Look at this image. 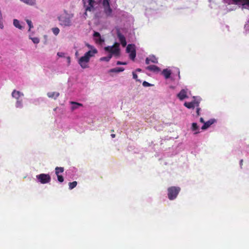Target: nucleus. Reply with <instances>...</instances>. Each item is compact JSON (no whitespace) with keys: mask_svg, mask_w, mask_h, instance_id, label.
<instances>
[{"mask_svg":"<svg viewBox=\"0 0 249 249\" xmlns=\"http://www.w3.org/2000/svg\"><path fill=\"white\" fill-rule=\"evenodd\" d=\"M97 53V51L96 49L92 50H89L85 53L84 55L81 57L78 61V64L83 69H86L89 67V63L90 58L94 56Z\"/></svg>","mask_w":249,"mask_h":249,"instance_id":"1","label":"nucleus"},{"mask_svg":"<svg viewBox=\"0 0 249 249\" xmlns=\"http://www.w3.org/2000/svg\"><path fill=\"white\" fill-rule=\"evenodd\" d=\"M101 0H88V4H87L85 0H82L86 11L85 14L86 15H87V11L91 12L94 11L95 6L100 4Z\"/></svg>","mask_w":249,"mask_h":249,"instance_id":"2","label":"nucleus"},{"mask_svg":"<svg viewBox=\"0 0 249 249\" xmlns=\"http://www.w3.org/2000/svg\"><path fill=\"white\" fill-rule=\"evenodd\" d=\"M120 44L115 42L112 46H107L105 48V51L109 52L110 54H114L115 56L118 57L120 55Z\"/></svg>","mask_w":249,"mask_h":249,"instance_id":"3","label":"nucleus"},{"mask_svg":"<svg viewBox=\"0 0 249 249\" xmlns=\"http://www.w3.org/2000/svg\"><path fill=\"white\" fill-rule=\"evenodd\" d=\"M167 191L168 197L170 200H172L176 198L180 191V188L179 187L172 186L169 187Z\"/></svg>","mask_w":249,"mask_h":249,"instance_id":"4","label":"nucleus"},{"mask_svg":"<svg viewBox=\"0 0 249 249\" xmlns=\"http://www.w3.org/2000/svg\"><path fill=\"white\" fill-rule=\"evenodd\" d=\"M60 24L63 26H70L71 25V18L68 15H61L58 17Z\"/></svg>","mask_w":249,"mask_h":249,"instance_id":"5","label":"nucleus"},{"mask_svg":"<svg viewBox=\"0 0 249 249\" xmlns=\"http://www.w3.org/2000/svg\"><path fill=\"white\" fill-rule=\"evenodd\" d=\"M126 52L129 53V58L132 60H134L136 56V51L134 44H128L126 49Z\"/></svg>","mask_w":249,"mask_h":249,"instance_id":"6","label":"nucleus"},{"mask_svg":"<svg viewBox=\"0 0 249 249\" xmlns=\"http://www.w3.org/2000/svg\"><path fill=\"white\" fill-rule=\"evenodd\" d=\"M38 181L41 184H46L51 181V177L49 174H40L36 176Z\"/></svg>","mask_w":249,"mask_h":249,"instance_id":"7","label":"nucleus"},{"mask_svg":"<svg viewBox=\"0 0 249 249\" xmlns=\"http://www.w3.org/2000/svg\"><path fill=\"white\" fill-rule=\"evenodd\" d=\"M117 36L118 38L119 39L123 47H124L126 45V39L124 36L122 35L119 30V29H117Z\"/></svg>","mask_w":249,"mask_h":249,"instance_id":"8","label":"nucleus"},{"mask_svg":"<svg viewBox=\"0 0 249 249\" xmlns=\"http://www.w3.org/2000/svg\"><path fill=\"white\" fill-rule=\"evenodd\" d=\"M177 97L178 99L182 101L185 98H188V96L187 94V91L184 89H182L180 90V91L177 94Z\"/></svg>","mask_w":249,"mask_h":249,"instance_id":"9","label":"nucleus"},{"mask_svg":"<svg viewBox=\"0 0 249 249\" xmlns=\"http://www.w3.org/2000/svg\"><path fill=\"white\" fill-rule=\"evenodd\" d=\"M216 120L214 119H211L206 122H205L203 125L202 126L201 129L205 130L209 128L212 124H213Z\"/></svg>","mask_w":249,"mask_h":249,"instance_id":"10","label":"nucleus"},{"mask_svg":"<svg viewBox=\"0 0 249 249\" xmlns=\"http://www.w3.org/2000/svg\"><path fill=\"white\" fill-rule=\"evenodd\" d=\"M12 96L18 100L21 99L20 98L23 96V94L19 91L14 90L12 93Z\"/></svg>","mask_w":249,"mask_h":249,"instance_id":"11","label":"nucleus"},{"mask_svg":"<svg viewBox=\"0 0 249 249\" xmlns=\"http://www.w3.org/2000/svg\"><path fill=\"white\" fill-rule=\"evenodd\" d=\"M146 69L151 71H153L155 72H159L160 71V68L156 65H150L146 67Z\"/></svg>","mask_w":249,"mask_h":249,"instance_id":"12","label":"nucleus"},{"mask_svg":"<svg viewBox=\"0 0 249 249\" xmlns=\"http://www.w3.org/2000/svg\"><path fill=\"white\" fill-rule=\"evenodd\" d=\"M104 12L107 17H110L112 16V10L110 6L104 8Z\"/></svg>","mask_w":249,"mask_h":249,"instance_id":"13","label":"nucleus"},{"mask_svg":"<svg viewBox=\"0 0 249 249\" xmlns=\"http://www.w3.org/2000/svg\"><path fill=\"white\" fill-rule=\"evenodd\" d=\"M60 94L58 92H49L47 93V96L49 98L56 99L59 96Z\"/></svg>","mask_w":249,"mask_h":249,"instance_id":"14","label":"nucleus"},{"mask_svg":"<svg viewBox=\"0 0 249 249\" xmlns=\"http://www.w3.org/2000/svg\"><path fill=\"white\" fill-rule=\"evenodd\" d=\"M162 74L166 79H168L170 77L171 74V71L170 70L167 69H164L162 71Z\"/></svg>","mask_w":249,"mask_h":249,"instance_id":"15","label":"nucleus"},{"mask_svg":"<svg viewBox=\"0 0 249 249\" xmlns=\"http://www.w3.org/2000/svg\"><path fill=\"white\" fill-rule=\"evenodd\" d=\"M71 104L73 105V106L71 107V110H74L77 108H78L80 107L83 106V105L81 103H77L75 102H71Z\"/></svg>","mask_w":249,"mask_h":249,"instance_id":"16","label":"nucleus"},{"mask_svg":"<svg viewBox=\"0 0 249 249\" xmlns=\"http://www.w3.org/2000/svg\"><path fill=\"white\" fill-rule=\"evenodd\" d=\"M191 129L193 131H195L194 133L195 134H196L199 133L198 130V126L197 125L196 123H193L192 124Z\"/></svg>","mask_w":249,"mask_h":249,"instance_id":"17","label":"nucleus"},{"mask_svg":"<svg viewBox=\"0 0 249 249\" xmlns=\"http://www.w3.org/2000/svg\"><path fill=\"white\" fill-rule=\"evenodd\" d=\"M124 68L122 67H116L113 69H111L109 70L110 72H120L124 71Z\"/></svg>","mask_w":249,"mask_h":249,"instance_id":"18","label":"nucleus"},{"mask_svg":"<svg viewBox=\"0 0 249 249\" xmlns=\"http://www.w3.org/2000/svg\"><path fill=\"white\" fill-rule=\"evenodd\" d=\"M21 1L25 3L26 4L33 6L35 5L36 3V0H20Z\"/></svg>","mask_w":249,"mask_h":249,"instance_id":"19","label":"nucleus"},{"mask_svg":"<svg viewBox=\"0 0 249 249\" xmlns=\"http://www.w3.org/2000/svg\"><path fill=\"white\" fill-rule=\"evenodd\" d=\"M64 171V168L61 167H56L55 169V172L56 175H59L60 173H63Z\"/></svg>","mask_w":249,"mask_h":249,"instance_id":"20","label":"nucleus"},{"mask_svg":"<svg viewBox=\"0 0 249 249\" xmlns=\"http://www.w3.org/2000/svg\"><path fill=\"white\" fill-rule=\"evenodd\" d=\"M13 24L16 27H17L19 29H22V26L20 25V24L19 23V21L18 19H14Z\"/></svg>","mask_w":249,"mask_h":249,"instance_id":"21","label":"nucleus"},{"mask_svg":"<svg viewBox=\"0 0 249 249\" xmlns=\"http://www.w3.org/2000/svg\"><path fill=\"white\" fill-rule=\"evenodd\" d=\"M112 58V54H109L108 56L106 57H102L100 58V60L101 61H107L108 62Z\"/></svg>","mask_w":249,"mask_h":249,"instance_id":"22","label":"nucleus"},{"mask_svg":"<svg viewBox=\"0 0 249 249\" xmlns=\"http://www.w3.org/2000/svg\"><path fill=\"white\" fill-rule=\"evenodd\" d=\"M148 58L149 59L150 61L152 63H158V59L154 55H150L149 57H148Z\"/></svg>","mask_w":249,"mask_h":249,"instance_id":"23","label":"nucleus"},{"mask_svg":"<svg viewBox=\"0 0 249 249\" xmlns=\"http://www.w3.org/2000/svg\"><path fill=\"white\" fill-rule=\"evenodd\" d=\"M184 106L188 108H194V106L193 105V102H185Z\"/></svg>","mask_w":249,"mask_h":249,"instance_id":"24","label":"nucleus"},{"mask_svg":"<svg viewBox=\"0 0 249 249\" xmlns=\"http://www.w3.org/2000/svg\"><path fill=\"white\" fill-rule=\"evenodd\" d=\"M235 3H237L238 2H242L244 4H249V0H232Z\"/></svg>","mask_w":249,"mask_h":249,"instance_id":"25","label":"nucleus"},{"mask_svg":"<svg viewBox=\"0 0 249 249\" xmlns=\"http://www.w3.org/2000/svg\"><path fill=\"white\" fill-rule=\"evenodd\" d=\"M77 184V182L76 181H74L72 182H70L69 184V189L71 190L75 188Z\"/></svg>","mask_w":249,"mask_h":249,"instance_id":"26","label":"nucleus"},{"mask_svg":"<svg viewBox=\"0 0 249 249\" xmlns=\"http://www.w3.org/2000/svg\"><path fill=\"white\" fill-rule=\"evenodd\" d=\"M16 106L17 107L20 108L22 107V100L20 99L17 101Z\"/></svg>","mask_w":249,"mask_h":249,"instance_id":"27","label":"nucleus"},{"mask_svg":"<svg viewBox=\"0 0 249 249\" xmlns=\"http://www.w3.org/2000/svg\"><path fill=\"white\" fill-rule=\"evenodd\" d=\"M102 4L104 8L110 6L109 0H103Z\"/></svg>","mask_w":249,"mask_h":249,"instance_id":"28","label":"nucleus"},{"mask_svg":"<svg viewBox=\"0 0 249 249\" xmlns=\"http://www.w3.org/2000/svg\"><path fill=\"white\" fill-rule=\"evenodd\" d=\"M52 31L55 35H57L59 34L60 30L57 27H55L52 29Z\"/></svg>","mask_w":249,"mask_h":249,"instance_id":"29","label":"nucleus"},{"mask_svg":"<svg viewBox=\"0 0 249 249\" xmlns=\"http://www.w3.org/2000/svg\"><path fill=\"white\" fill-rule=\"evenodd\" d=\"M26 21L29 27V31H30L31 29L33 28V25L32 24V21L29 19H26Z\"/></svg>","mask_w":249,"mask_h":249,"instance_id":"30","label":"nucleus"},{"mask_svg":"<svg viewBox=\"0 0 249 249\" xmlns=\"http://www.w3.org/2000/svg\"><path fill=\"white\" fill-rule=\"evenodd\" d=\"M193 105L194 106V107H199V103H200V102L199 101H196V100H194V101H193Z\"/></svg>","mask_w":249,"mask_h":249,"instance_id":"31","label":"nucleus"},{"mask_svg":"<svg viewBox=\"0 0 249 249\" xmlns=\"http://www.w3.org/2000/svg\"><path fill=\"white\" fill-rule=\"evenodd\" d=\"M57 176V179H58V181L60 182H63L64 181V178L61 175H56Z\"/></svg>","mask_w":249,"mask_h":249,"instance_id":"32","label":"nucleus"},{"mask_svg":"<svg viewBox=\"0 0 249 249\" xmlns=\"http://www.w3.org/2000/svg\"><path fill=\"white\" fill-rule=\"evenodd\" d=\"M33 42L35 44H37L39 42V39L37 37L31 38Z\"/></svg>","mask_w":249,"mask_h":249,"instance_id":"33","label":"nucleus"},{"mask_svg":"<svg viewBox=\"0 0 249 249\" xmlns=\"http://www.w3.org/2000/svg\"><path fill=\"white\" fill-rule=\"evenodd\" d=\"M133 78L135 79L136 81H139L138 78V76L137 74L135 72H132Z\"/></svg>","mask_w":249,"mask_h":249,"instance_id":"34","label":"nucleus"},{"mask_svg":"<svg viewBox=\"0 0 249 249\" xmlns=\"http://www.w3.org/2000/svg\"><path fill=\"white\" fill-rule=\"evenodd\" d=\"M142 85L144 87H149V86H151V85L150 84H149V83H148L146 81H144L142 83Z\"/></svg>","mask_w":249,"mask_h":249,"instance_id":"35","label":"nucleus"},{"mask_svg":"<svg viewBox=\"0 0 249 249\" xmlns=\"http://www.w3.org/2000/svg\"><path fill=\"white\" fill-rule=\"evenodd\" d=\"M200 110H201V108L200 107H197L196 108V112L197 116H200Z\"/></svg>","mask_w":249,"mask_h":249,"instance_id":"36","label":"nucleus"},{"mask_svg":"<svg viewBox=\"0 0 249 249\" xmlns=\"http://www.w3.org/2000/svg\"><path fill=\"white\" fill-rule=\"evenodd\" d=\"M126 64H127V63L125 62H121V61H119L117 62V65H125Z\"/></svg>","mask_w":249,"mask_h":249,"instance_id":"37","label":"nucleus"},{"mask_svg":"<svg viewBox=\"0 0 249 249\" xmlns=\"http://www.w3.org/2000/svg\"><path fill=\"white\" fill-rule=\"evenodd\" d=\"M4 28V25L3 24V19L0 20V28L1 29H3Z\"/></svg>","mask_w":249,"mask_h":249,"instance_id":"38","label":"nucleus"},{"mask_svg":"<svg viewBox=\"0 0 249 249\" xmlns=\"http://www.w3.org/2000/svg\"><path fill=\"white\" fill-rule=\"evenodd\" d=\"M94 37H100V34L98 32H94L93 34Z\"/></svg>","mask_w":249,"mask_h":249,"instance_id":"39","label":"nucleus"},{"mask_svg":"<svg viewBox=\"0 0 249 249\" xmlns=\"http://www.w3.org/2000/svg\"><path fill=\"white\" fill-rule=\"evenodd\" d=\"M150 61L149 60V59L148 58V57H147L145 59V63L148 65L150 63Z\"/></svg>","mask_w":249,"mask_h":249,"instance_id":"40","label":"nucleus"},{"mask_svg":"<svg viewBox=\"0 0 249 249\" xmlns=\"http://www.w3.org/2000/svg\"><path fill=\"white\" fill-rule=\"evenodd\" d=\"M57 55L60 57H62L63 56V53H58Z\"/></svg>","mask_w":249,"mask_h":249,"instance_id":"41","label":"nucleus"},{"mask_svg":"<svg viewBox=\"0 0 249 249\" xmlns=\"http://www.w3.org/2000/svg\"><path fill=\"white\" fill-rule=\"evenodd\" d=\"M200 122L201 123H204H204H205V122H204V121L203 118H202V117L200 118Z\"/></svg>","mask_w":249,"mask_h":249,"instance_id":"42","label":"nucleus"},{"mask_svg":"<svg viewBox=\"0 0 249 249\" xmlns=\"http://www.w3.org/2000/svg\"><path fill=\"white\" fill-rule=\"evenodd\" d=\"M243 160H241L240 161V165L241 167H242V166L243 165Z\"/></svg>","mask_w":249,"mask_h":249,"instance_id":"43","label":"nucleus"},{"mask_svg":"<svg viewBox=\"0 0 249 249\" xmlns=\"http://www.w3.org/2000/svg\"><path fill=\"white\" fill-rule=\"evenodd\" d=\"M136 71L138 72H141L142 71V69L140 68H138L136 70Z\"/></svg>","mask_w":249,"mask_h":249,"instance_id":"44","label":"nucleus"},{"mask_svg":"<svg viewBox=\"0 0 249 249\" xmlns=\"http://www.w3.org/2000/svg\"><path fill=\"white\" fill-rule=\"evenodd\" d=\"M111 137H112V138H114L115 137L116 135H115V134H112L111 135Z\"/></svg>","mask_w":249,"mask_h":249,"instance_id":"45","label":"nucleus"},{"mask_svg":"<svg viewBox=\"0 0 249 249\" xmlns=\"http://www.w3.org/2000/svg\"><path fill=\"white\" fill-rule=\"evenodd\" d=\"M67 59H68V63H70V62H71V59H70V57H68Z\"/></svg>","mask_w":249,"mask_h":249,"instance_id":"46","label":"nucleus"},{"mask_svg":"<svg viewBox=\"0 0 249 249\" xmlns=\"http://www.w3.org/2000/svg\"><path fill=\"white\" fill-rule=\"evenodd\" d=\"M78 55V52L77 51L76 53H75V55L76 56H77Z\"/></svg>","mask_w":249,"mask_h":249,"instance_id":"47","label":"nucleus"},{"mask_svg":"<svg viewBox=\"0 0 249 249\" xmlns=\"http://www.w3.org/2000/svg\"><path fill=\"white\" fill-rule=\"evenodd\" d=\"M111 132H114V130H113V129H112V130H111Z\"/></svg>","mask_w":249,"mask_h":249,"instance_id":"48","label":"nucleus"},{"mask_svg":"<svg viewBox=\"0 0 249 249\" xmlns=\"http://www.w3.org/2000/svg\"><path fill=\"white\" fill-rule=\"evenodd\" d=\"M56 109V108H55L54 109V110L55 111Z\"/></svg>","mask_w":249,"mask_h":249,"instance_id":"49","label":"nucleus"}]
</instances>
